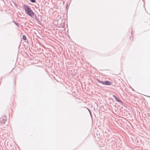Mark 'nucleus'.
Listing matches in <instances>:
<instances>
[{"instance_id":"1","label":"nucleus","mask_w":150,"mask_h":150,"mask_svg":"<svg viewBox=\"0 0 150 150\" xmlns=\"http://www.w3.org/2000/svg\"><path fill=\"white\" fill-rule=\"evenodd\" d=\"M23 8L25 11V13L30 17L32 16L34 13L32 10L30 8L28 5L25 4L23 5Z\"/></svg>"},{"instance_id":"2","label":"nucleus","mask_w":150,"mask_h":150,"mask_svg":"<svg viewBox=\"0 0 150 150\" xmlns=\"http://www.w3.org/2000/svg\"><path fill=\"white\" fill-rule=\"evenodd\" d=\"M38 15L37 16L36 14L34 13V14L32 16H31V17L35 20L36 21H37L38 24L41 25V23L40 22V20H41L42 16L41 15H40L38 13Z\"/></svg>"},{"instance_id":"3","label":"nucleus","mask_w":150,"mask_h":150,"mask_svg":"<svg viewBox=\"0 0 150 150\" xmlns=\"http://www.w3.org/2000/svg\"><path fill=\"white\" fill-rule=\"evenodd\" d=\"M7 121V119L5 116H2L0 118V123L3 124H5Z\"/></svg>"},{"instance_id":"4","label":"nucleus","mask_w":150,"mask_h":150,"mask_svg":"<svg viewBox=\"0 0 150 150\" xmlns=\"http://www.w3.org/2000/svg\"><path fill=\"white\" fill-rule=\"evenodd\" d=\"M112 96L117 102L120 103L121 105H123V103L120 100L116 95H113Z\"/></svg>"},{"instance_id":"5","label":"nucleus","mask_w":150,"mask_h":150,"mask_svg":"<svg viewBox=\"0 0 150 150\" xmlns=\"http://www.w3.org/2000/svg\"><path fill=\"white\" fill-rule=\"evenodd\" d=\"M103 84L105 85H110L112 84V83L109 81H103Z\"/></svg>"},{"instance_id":"6","label":"nucleus","mask_w":150,"mask_h":150,"mask_svg":"<svg viewBox=\"0 0 150 150\" xmlns=\"http://www.w3.org/2000/svg\"><path fill=\"white\" fill-rule=\"evenodd\" d=\"M96 81H97L98 82L102 83L103 84V81H100L99 79H96Z\"/></svg>"},{"instance_id":"7","label":"nucleus","mask_w":150,"mask_h":150,"mask_svg":"<svg viewBox=\"0 0 150 150\" xmlns=\"http://www.w3.org/2000/svg\"><path fill=\"white\" fill-rule=\"evenodd\" d=\"M86 108L88 110V111H89V114L91 116V117H92V115L91 110L89 109H88V108H87V107H86Z\"/></svg>"},{"instance_id":"8","label":"nucleus","mask_w":150,"mask_h":150,"mask_svg":"<svg viewBox=\"0 0 150 150\" xmlns=\"http://www.w3.org/2000/svg\"><path fill=\"white\" fill-rule=\"evenodd\" d=\"M22 38L23 40H26V37L25 35L22 36Z\"/></svg>"},{"instance_id":"9","label":"nucleus","mask_w":150,"mask_h":150,"mask_svg":"<svg viewBox=\"0 0 150 150\" xmlns=\"http://www.w3.org/2000/svg\"><path fill=\"white\" fill-rule=\"evenodd\" d=\"M13 21V22L14 23V24L16 26H18V27H19V25L18 24V23H17L16 21Z\"/></svg>"},{"instance_id":"10","label":"nucleus","mask_w":150,"mask_h":150,"mask_svg":"<svg viewBox=\"0 0 150 150\" xmlns=\"http://www.w3.org/2000/svg\"><path fill=\"white\" fill-rule=\"evenodd\" d=\"M30 2L33 3H35L36 2L35 0H30Z\"/></svg>"},{"instance_id":"11","label":"nucleus","mask_w":150,"mask_h":150,"mask_svg":"<svg viewBox=\"0 0 150 150\" xmlns=\"http://www.w3.org/2000/svg\"><path fill=\"white\" fill-rule=\"evenodd\" d=\"M147 116L149 117H150V114L149 113H147Z\"/></svg>"},{"instance_id":"12","label":"nucleus","mask_w":150,"mask_h":150,"mask_svg":"<svg viewBox=\"0 0 150 150\" xmlns=\"http://www.w3.org/2000/svg\"><path fill=\"white\" fill-rule=\"evenodd\" d=\"M14 4L15 6H17V4L16 3Z\"/></svg>"},{"instance_id":"13","label":"nucleus","mask_w":150,"mask_h":150,"mask_svg":"<svg viewBox=\"0 0 150 150\" xmlns=\"http://www.w3.org/2000/svg\"><path fill=\"white\" fill-rule=\"evenodd\" d=\"M38 9H39V11H40V9L39 7V6L38 7Z\"/></svg>"},{"instance_id":"14","label":"nucleus","mask_w":150,"mask_h":150,"mask_svg":"<svg viewBox=\"0 0 150 150\" xmlns=\"http://www.w3.org/2000/svg\"><path fill=\"white\" fill-rule=\"evenodd\" d=\"M14 83L15 84V80H14Z\"/></svg>"},{"instance_id":"15","label":"nucleus","mask_w":150,"mask_h":150,"mask_svg":"<svg viewBox=\"0 0 150 150\" xmlns=\"http://www.w3.org/2000/svg\"><path fill=\"white\" fill-rule=\"evenodd\" d=\"M26 42H27V43H28V40Z\"/></svg>"},{"instance_id":"16","label":"nucleus","mask_w":150,"mask_h":150,"mask_svg":"<svg viewBox=\"0 0 150 150\" xmlns=\"http://www.w3.org/2000/svg\"><path fill=\"white\" fill-rule=\"evenodd\" d=\"M68 4H67V6H66V7H67V6H68Z\"/></svg>"},{"instance_id":"17","label":"nucleus","mask_w":150,"mask_h":150,"mask_svg":"<svg viewBox=\"0 0 150 150\" xmlns=\"http://www.w3.org/2000/svg\"><path fill=\"white\" fill-rule=\"evenodd\" d=\"M148 96V97H149V98H150V96Z\"/></svg>"}]
</instances>
